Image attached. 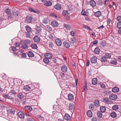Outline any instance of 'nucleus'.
Here are the masks:
<instances>
[{
  "mask_svg": "<svg viewBox=\"0 0 121 121\" xmlns=\"http://www.w3.org/2000/svg\"><path fill=\"white\" fill-rule=\"evenodd\" d=\"M63 44L65 47L67 48H69L71 45L70 43L68 40L65 41L63 43Z\"/></svg>",
  "mask_w": 121,
  "mask_h": 121,
  "instance_id": "f257e3e1",
  "label": "nucleus"
},
{
  "mask_svg": "<svg viewBox=\"0 0 121 121\" xmlns=\"http://www.w3.org/2000/svg\"><path fill=\"white\" fill-rule=\"evenodd\" d=\"M10 95L9 94L8 95H7L5 94H3L2 95L3 96L5 99H8L11 100L13 99V97L12 96H10Z\"/></svg>",
  "mask_w": 121,
  "mask_h": 121,
  "instance_id": "f03ea898",
  "label": "nucleus"
},
{
  "mask_svg": "<svg viewBox=\"0 0 121 121\" xmlns=\"http://www.w3.org/2000/svg\"><path fill=\"white\" fill-rule=\"evenodd\" d=\"M103 100L104 103L108 104H110L111 103V101L109 98L106 97L104 98L103 99Z\"/></svg>",
  "mask_w": 121,
  "mask_h": 121,
  "instance_id": "7ed1b4c3",
  "label": "nucleus"
},
{
  "mask_svg": "<svg viewBox=\"0 0 121 121\" xmlns=\"http://www.w3.org/2000/svg\"><path fill=\"white\" fill-rule=\"evenodd\" d=\"M55 42L56 44L58 46H60L62 44L61 41L58 38L56 39Z\"/></svg>",
  "mask_w": 121,
  "mask_h": 121,
  "instance_id": "20e7f679",
  "label": "nucleus"
},
{
  "mask_svg": "<svg viewBox=\"0 0 121 121\" xmlns=\"http://www.w3.org/2000/svg\"><path fill=\"white\" fill-rule=\"evenodd\" d=\"M67 66L65 65H62L61 67V69L62 71L64 72H67Z\"/></svg>",
  "mask_w": 121,
  "mask_h": 121,
  "instance_id": "39448f33",
  "label": "nucleus"
},
{
  "mask_svg": "<svg viewBox=\"0 0 121 121\" xmlns=\"http://www.w3.org/2000/svg\"><path fill=\"white\" fill-rule=\"evenodd\" d=\"M13 15L15 16L16 19L17 18H18L19 16V13L18 11H13Z\"/></svg>",
  "mask_w": 121,
  "mask_h": 121,
  "instance_id": "423d86ee",
  "label": "nucleus"
},
{
  "mask_svg": "<svg viewBox=\"0 0 121 121\" xmlns=\"http://www.w3.org/2000/svg\"><path fill=\"white\" fill-rule=\"evenodd\" d=\"M109 98L112 100H114L117 99V96L115 95L111 94L109 96Z\"/></svg>",
  "mask_w": 121,
  "mask_h": 121,
  "instance_id": "0eeeda50",
  "label": "nucleus"
},
{
  "mask_svg": "<svg viewBox=\"0 0 121 121\" xmlns=\"http://www.w3.org/2000/svg\"><path fill=\"white\" fill-rule=\"evenodd\" d=\"M97 58L95 56H94L91 59V61L92 63H95L97 61Z\"/></svg>",
  "mask_w": 121,
  "mask_h": 121,
  "instance_id": "6e6552de",
  "label": "nucleus"
},
{
  "mask_svg": "<svg viewBox=\"0 0 121 121\" xmlns=\"http://www.w3.org/2000/svg\"><path fill=\"white\" fill-rule=\"evenodd\" d=\"M64 118L66 120L68 121L70 120V116L68 114L66 113L64 117Z\"/></svg>",
  "mask_w": 121,
  "mask_h": 121,
  "instance_id": "1a4fd4ad",
  "label": "nucleus"
},
{
  "mask_svg": "<svg viewBox=\"0 0 121 121\" xmlns=\"http://www.w3.org/2000/svg\"><path fill=\"white\" fill-rule=\"evenodd\" d=\"M54 8L56 10H59L61 9V6L60 4H57L55 5Z\"/></svg>",
  "mask_w": 121,
  "mask_h": 121,
  "instance_id": "9d476101",
  "label": "nucleus"
},
{
  "mask_svg": "<svg viewBox=\"0 0 121 121\" xmlns=\"http://www.w3.org/2000/svg\"><path fill=\"white\" fill-rule=\"evenodd\" d=\"M52 26L55 27H56L58 26V24L57 21H53L52 22Z\"/></svg>",
  "mask_w": 121,
  "mask_h": 121,
  "instance_id": "9b49d317",
  "label": "nucleus"
},
{
  "mask_svg": "<svg viewBox=\"0 0 121 121\" xmlns=\"http://www.w3.org/2000/svg\"><path fill=\"white\" fill-rule=\"evenodd\" d=\"M17 114L19 117L23 119L24 117V114L22 112H19Z\"/></svg>",
  "mask_w": 121,
  "mask_h": 121,
  "instance_id": "f8f14e48",
  "label": "nucleus"
},
{
  "mask_svg": "<svg viewBox=\"0 0 121 121\" xmlns=\"http://www.w3.org/2000/svg\"><path fill=\"white\" fill-rule=\"evenodd\" d=\"M112 91L114 93L117 92L119 91V88L118 87H114L112 89Z\"/></svg>",
  "mask_w": 121,
  "mask_h": 121,
  "instance_id": "ddd939ff",
  "label": "nucleus"
},
{
  "mask_svg": "<svg viewBox=\"0 0 121 121\" xmlns=\"http://www.w3.org/2000/svg\"><path fill=\"white\" fill-rule=\"evenodd\" d=\"M90 5L92 7H95L96 6V3L93 0H91L90 2Z\"/></svg>",
  "mask_w": 121,
  "mask_h": 121,
  "instance_id": "4468645a",
  "label": "nucleus"
},
{
  "mask_svg": "<svg viewBox=\"0 0 121 121\" xmlns=\"http://www.w3.org/2000/svg\"><path fill=\"white\" fill-rule=\"evenodd\" d=\"M44 55L46 56V58H47L48 59L51 58L52 57V54L49 53L45 54Z\"/></svg>",
  "mask_w": 121,
  "mask_h": 121,
  "instance_id": "2eb2a0df",
  "label": "nucleus"
},
{
  "mask_svg": "<svg viewBox=\"0 0 121 121\" xmlns=\"http://www.w3.org/2000/svg\"><path fill=\"white\" fill-rule=\"evenodd\" d=\"M34 41L36 43L39 42L40 41L39 38L38 36H35L33 38Z\"/></svg>",
  "mask_w": 121,
  "mask_h": 121,
  "instance_id": "dca6fc26",
  "label": "nucleus"
},
{
  "mask_svg": "<svg viewBox=\"0 0 121 121\" xmlns=\"http://www.w3.org/2000/svg\"><path fill=\"white\" fill-rule=\"evenodd\" d=\"M26 21L29 23H30L32 21V18L31 17H27L26 18Z\"/></svg>",
  "mask_w": 121,
  "mask_h": 121,
  "instance_id": "f3484780",
  "label": "nucleus"
},
{
  "mask_svg": "<svg viewBox=\"0 0 121 121\" xmlns=\"http://www.w3.org/2000/svg\"><path fill=\"white\" fill-rule=\"evenodd\" d=\"M25 109L26 110L29 112H31L33 110L32 108L30 106H26L25 107Z\"/></svg>",
  "mask_w": 121,
  "mask_h": 121,
  "instance_id": "a211bd4d",
  "label": "nucleus"
},
{
  "mask_svg": "<svg viewBox=\"0 0 121 121\" xmlns=\"http://www.w3.org/2000/svg\"><path fill=\"white\" fill-rule=\"evenodd\" d=\"M68 97L69 100H72L73 99V96L71 94H69L68 95Z\"/></svg>",
  "mask_w": 121,
  "mask_h": 121,
  "instance_id": "6ab92c4d",
  "label": "nucleus"
},
{
  "mask_svg": "<svg viewBox=\"0 0 121 121\" xmlns=\"http://www.w3.org/2000/svg\"><path fill=\"white\" fill-rule=\"evenodd\" d=\"M95 14L96 17H98L101 16V13L100 11H98L95 12Z\"/></svg>",
  "mask_w": 121,
  "mask_h": 121,
  "instance_id": "aec40b11",
  "label": "nucleus"
},
{
  "mask_svg": "<svg viewBox=\"0 0 121 121\" xmlns=\"http://www.w3.org/2000/svg\"><path fill=\"white\" fill-rule=\"evenodd\" d=\"M100 50L97 47L95 48L94 50V52L96 54H98L99 53Z\"/></svg>",
  "mask_w": 121,
  "mask_h": 121,
  "instance_id": "412c9836",
  "label": "nucleus"
},
{
  "mask_svg": "<svg viewBox=\"0 0 121 121\" xmlns=\"http://www.w3.org/2000/svg\"><path fill=\"white\" fill-rule=\"evenodd\" d=\"M52 3L50 1H48L46 3H45L44 5L45 6H50L52 5Z\"/></svg>",
  "mask_w": 121,
  "mask_h": 121,
  "instance_id": "4be33fe9",
  "label": "nucleus"
},
{
  "mask_svg": "<svg viewBox=\"0 0 121 121\" xmlns=\"http://www.w3.org/2000/svg\"><path fill=\"white\" fill-rule=\"evenodd\" d=\"M87 114L88 117H91L92 116V114L91 111L89 110L87 112Z\"/></svg>",
  "mask_w": 121,
  "mask_h": 121,
  "instance_id": "5701e85b",
  "label": "nucleus"
},
{
  "mask_svg": "<svg viewBox=\"0 0 121 121\" xmlns=\"http://www.w3.org/2000/svg\"><path fill=\"white\" fill-rule=\"evenodd\" d=\"M43 61L46 64H48L50 62L49 59L46 57L43 58Z\"/></svg>",
  "mask_w": 121,
  "mask_h": 121,
  "instance_id": "b1692460",
  "label": "nucleus"
},
{
  "mask_svg": "<svg viewBox=\"0 0 121 121\" xmlns=\"http://www.w3.org/2000/svg\"><path fill=\"white\" fill-rule=\"evenodd\" d=\"M29 9L30 12H33L34 13H38L39 12V11L37 10L36 11L34 10L33 9L31 8H29Z\"/></svg>",
  "mask_w": 121,
  "mask_h": 121,
  "instance_id": "393cba45",
  "label": "nucleus"
},
{
  "mask_svg": "<svg viewBox=\"0 0 121 121\" xmlns=\"http://www.w3.org/2000/svg\"><path fill=\"white\" fill-rule=\"evenodd\" d=\"M92 83L93 85H95L97 82V80L96 78H94L92 80Z\"/></svg>",
  "mask_w": 121,
  "mask_h": 121,
  "instance_id": "a878e982",
  "label": "nucleus"
},
{
  "mask_svg": "<svg viewBox=\"0 0 121 121\" xmlns=\"http://www.w3.org/2000/svg\"><path fill=\"white\" fill-rule=\"evenodd\" d=\"M111 91H110L107 90L105 91L104 93V95H109L111 93Z\"/></svg>",
  "mask_w": 121,
  "mask_h": 121,
  "instance_id": "bb28decb",
  "label": "nucleus"
},
{
  "mask_svg": "<svg viewBox=\"0 0 121 121\" xmlns=\"http://www.w3.org/2000/svg\"><path fill=\"white\" fill-rule=\"evenodd\" d=\"M37 118L39 120L41 121H44V117L40 115H38L37 116Z\"/></svg>",
  "mask_w": 121,
  "mask_h": 121,
  "instance_id": "cd10ccee",
  "label": "nucleus"
},
{
  "mask_svg": "<svg viewBox=\"0 0 121 121\" xmlns=\"http://www.w3.org/2000/svg\"><path fill=\"white\" fill-rule=\"evenodd\" d=\"M26 30L28 32H31V28L28 26H26Z\"/></svg>",
  "mask_w": 121,
  "mask_h": 121,
  "instance_id": "c85d7f7f",
  "label": "nucleus"
},
{
  "mask_svg": "<svg viewBox=\"0 0 121 121\" xmlns=\"http://www.w3.org/2000/svg\"><path fill=\"white\" fill-rule=\"evenodd\" d=\"M100 110L101 112H104L106 111V108L105 107L101 106L100 108Z\"/></svg>",
  "mask_w": 121,
  "mask_h": 121,
  "instance_id": "c756f323",
  "label": "nucleus"
},
{
  "mask_svg": "<svg viewBox=\"0 0 121 121\" xmlns=\"http://www.w3.org/2000/svg\"><path fill=\"white\" fill-rule=\"evenodd\" d=\"M23 89L25 91H29L30 89H31V88L30 87H29L28 85H26L24 86V87Z\"/></svg>",
  "mask_w": 121,
  "mask_h": 121,
  "instance_id": "7c9ffc66",
  "label": "nucleus"
},
{
  "mask_svg": "<svg viewBox=\"0 0 121 121\" xmlns=\"http://www.w3.org/2000/svg\"><path fill=\"white\" fill-rule=\"evenodd\" d=\"M94 104L96 106H98L99 105V101L98 100H95L94 102Z\"/></svg>",
  "mask_w": 121,
  "mask_h": 121,
  "instance_id": "2f4dec72",
  "label": "nucleus"
},
{
  "mask_svg": "<svg viewBox=\"0 0 121 121\" xmlns=\"http://www.w3.org/2000/svg\"><path fill=\"white\" fill-rule=\"evenodd\" d=\"M4 11L5 13L7 14L8 15L10 13H11V11L8 8L6 9H5Z\"/></svg>",
  "mask_w": 121,
  "mask_h": 121,
  "instance_id": "473e14b6",
  "label": "nucleus"
},
{
  "mask_svg": "<svg viewBox=\"0 0 121 121\" xmlns=\"http://www.w3.org/2000/svg\"><path fill=\"white\" fill-rule=\"evenodd\" d=\"M111 54L108 53H106L105 55L104 56L106 58H110L111 57Z\"/></svg>",
  "mask_w": 121,
  "mask_h": 121,
  "instance_id": "72a5a7b5",
  "label": "nucleus"
},
{
  "mask_svg": "<svg viewBox=\"0 0 121 121\" xmlns=\"http://www.w3.org/2000/svg\"><path fill=\"white\" fill-rule=\"evenodd\" d=\"M69 108L70 110H73L74 108L73 104L72 103H70L69 106Z\"/></svg>",
  "mask_w": 121,
  "mask_h": 121,
  "instance_id": "f704fd0d",
  "label": "nucleus"
},
{
  "mask_svg": "<svg viewBox=\"0 0 121 121\" xmlns=\"http://www.w3.org/2000/svg\"><path fill=\"white\" fill-rule=\"evenodd\" d=\"M101 61L102 62H105L107 61L106 58L105 56H103L100 59Z\"/></svg>",
  "mask_w": 121,
  "mask_h": 121,
  "instance_id": "c9c22d12",
  "label": "nucleus"
},
{
  "mask_svg": "<svg viewBox=\"0 0 121 121\" xmlns=\"http://www.w3.org/2000/svg\"><path fill=\"white\" fill-rule=\"evenodd\" d=\"M62 14L63 16H66L68 15V13L67 11L64 10Z\"/></svg>",
  "mask_w": 121,
  "mask_h": 121,
  "instance_id": "e433bc0d",
  "label": "nucleus"
},
{
  "mask_svg": "<svg viewBox=\"0 0 121 121\" xmlns=\"http://www.w3.org/2000/svg\"><path fill=\"white\" fill-rule=\"evenodd\" d=\"M83 27L84 28L87 30H88L89 31H91V29L87 26L84 25L83 26Z\"/></svg>",
  "mask_w": 121,
  "mask_h": 121,
  "instance_id": "4c0bfd02",
  "label": "nucleus"
},
{
  "mask_svg": "<svg viewBox=\"0 0 121 121\" xmlns=\"http://www.w3.org/2000/svg\"><path fill=\"white\" fill-rule=\"evenodd\" d=\"M97 116L101 118L103 116L102 112L99 111L97 113Z\"/></svg>",
  "mask_w": 121,
  "mask_h": 121,
  "instance_id": "58836bf2",
  "label": "nucleus"
},
{
  "mask_svg": "<svg viewBox=\"0 0 121 121\" xmlns=\"http://www.w3.org/2000/svg\"><path fill=\"white\" fill-rule=\"evenodd\" d=\"M21 47L22 48L24 49L28 48V46L27 44L24 43L22 44Z\"/></svg>",
  "mask_w": 121,
  "mask_h": 121,
  "instance_id": "ea45409f",
  "label": "nucleus"
},
{
  "mask_svg": "<svg viewBox=\"0 0 121 121\" xmlns=\"http://www.w3.org/2000/svg\"><path fill=\"white\" fill-rule=\"evenodd\" d=\"M112 108L113 110H116L118 109V107L117 105H114L113 106Z\"/></svg>",
  "mask_w": 121,
  "mask_h": 121,
  "instance_id": "a19ab883",
  "label": "nucleus"
},
{
  "mask_svg": "<svg viewBox=\"0 0 121 121\" xmlns=\"http://www.w3.org/2000/svg\"><path fill=\"white\" fill-rule=\"evenodd\" d=\"M11 94H12L13 95H15L16 94V93L15 90H13L11 91V92L9 93V94L10 95H12Z\"/></svg>",
  "mask_w": 121,
  "mask_h": 121,
  "instance_id": "79ce46f5",
  "label": "nucleus"
},
{
  "mask_svg": "<svg viewBox=\"0 0 121 121\" xmlns=\"http://www.w3.org/2000/svg\"><path fill=\"white\" fill-rule=\"evenodd\" d=\"M111 116L113 118H114L116 116V113L115 112H112L110 114Z\"/></svg>",
  "mask_w": 121,
  "mask_h": 121,
  "instance_id": "37998d69",
  "label": "nucleus"
},
{
  "mask_svg": "<svg viewBox=\"0 0 121 121\" xmlns=\"http://www.w3.org/2000/svg\"><path fill=\"white\" fill-rule=\"evenodd\" d=\"M31 47L33 49H36L37 48V45L35 44H32L31 45Z\"/></svg>",
  "mask_w": 121,
  "mask_h": 121,
  "instance_id": "c03bdc74",
  "label": "nucleus"
},
{
  "mask_svg": "<svg viewBox=\"0 0 121 121\" xmlns=\"http://www.w3.org/2000/svg\"><path fill=\"white\" fill-rule=\"evenodd\" d=\"M28 56L30 57H32L34 56L33 53L31 52H29L28 53Z\"/></svg>",
  "mask_w": 121,
  "mask_h": 121,
  "instance_id": "a18cd8bd",
  "label": "nucleus"
},
{
  "mask_svg": "<svg viewBox=\"0 0 121 121\" xmlns=\"http://www.w3.org/2000/svg\"><path fill=\"white\" fill-rule=\"evenodd\" d=\"M70 41L71 43H73L76 42V39L74 38H71L70 40Z\"/></svg>",
  "mask_w": 121,
  "mask_h": 121,
  "instance_id": "49530a36",
  "label": "nucleus"
},
{
  "mask_svg": "<svg viewBox=\"0 0 121 121\" xmlns=\"http://www.w3.org/2000/svg\"><path fill=\"white\" fill-rule=\"evenodd\" d=\"M117 27L119 29H121V22H118L117 23Z\"/></svg>",
  "mask_w": 121,
  "mask_h": 121,
  "instance_id": "de8ad7c7",
  "label": "nucleus"
},
{
  "mask_svg": "<svg viewBox=\"0 0 121 121\" xmlns=\"http://www.w3.org/2000/svg\"><path fill=\"white\" fill-rule=\"evenodd\" d=\"M48 19L46 18H44L43 20V23L45 24H47L48 23Z\"/></svg>",
  "mask_w": 121,
  "mask_h": 121,
  "instance_id": "09e8293b",
  "label": "nucleus"
},
{
  "mask_svg": "<svg viewBox=\"0 0 121 121\" xmlns=\"http://www.w3.org/2000/svg\"><path fill=\"white\" fill-rule=\"evenodd\" d=\"M48 37L50 39H52L54 38V35L52 34H50Z\"/></svg>",
  "mask_w": 121,
  "mask_h": 121,
  "instance_id": "8fccbe9b",
  "label": "nucleus"
},
{
  "mask_svg": "<svg viewBox=\"0 0 121 121\" xmlns=\"http://www.w3.org/2000/svg\"><path fill=\"white\" fill-rule=\"evenodd\" d=\"M110 63L113 65H116L117 63V61L116 60H112L111 61Z\"/></svg>",
  "mask_w": 121,
  "mask_h": 121,
  "instance_id": "3c124183",
  "label": "nucleus"
},
{
  "mask_svg": "<svg viewBox=\"0 0 121 121\" xmlns=\"http://www.w3.org/2000/svg\"><path fill=\"white\" fill-rule=\"evenodd\" d=\"M0 76L2 78L5 79L6 78V75L4 73H2L0 75Z\"/></svg>",
  "mask_w": 121,
  "mask_h": 121,
  "instance_id": "603ef678",
  "label": "nucleus"
},
{
  "mask_svg": "<svg viewBox=\"0 0 121 121\" xmlns=\"http://www.w3.org/2000/svg\"><path fill=\"white\" fill-rule=\"evenodd\" d=\"M9 111L12 114H15V111L13 109H9Z\"/></svg>",
  "mask_w": 121,
  "mask_h": 121,
  "instance_id": "864d4df0",
  "label": "nucleus"
},
{
  "mask_svg": "<svg viewBox=\"0 0 121 121\" xmlns=\"http://www.w3.org/2000/svg\"><path fill=\"white\" fill-rule=\"evenodd\" d=\"M23 43H30V40L28 39H26L24 40Z\"/></svg>",
  "mask_w": 121,
  "mask_h": 121,
  "instance_id": "5fc2aeb1",
  "label": "nucleus"
},
{
  "mask_svg": "<svg viewBox=\"0 0 121 121\" xmlns=\"http://www.w3.org/2000/svg\"><path fill=\"white\" fill-rule=\"evenodd\" d=\"M18 96L19 98L21 99L24 97V96L22 93H19Z\"/></svg>",
  "mask_w": 121,
  "mask_h": 121,
  "instance_id": "6e6d98bb",
  "label": "nucleus"
},
{
  "mask_svg": "<svg viewBox=\"0 0 121 121\" xmlns=\"http://www.w3.org/2000/svg\"><path fill=\"white\" fill-rule=\"evenodd\" d=\"M49 46L51 48H52L54 46L53 43L50 42L49 43Z\"/></svg>",
  "mask_w": 121,
  "mask_h": 121,
  "instance_id": "4d7b16f0",
  "label": "nucleus"
},
{
  "mask_svg": "<svg viewBox=\"0 0 121 121\" xmlns=\"http://www.w3.org/2000/svg\"><path fill=\"white\" fill-rule=\"evenodd\" d=\"M30 32H26L25 33V35L27 37L29 38L30 37Z\"/></svg>",
  "mask_w": 121,
  "mask_h": 121,
  "instance_id": "13d9d810",
  "label": "nucleus"
},
{
  "mask_svg": "<svg viewBox=\"0 0 121 121\" xmlns=\"http://www.w3.org/2000/svg\"><path fill=\"white\" fill-rule=\"evenodd\" d=\"M117 20L119 22H121V17L120 16H118L117 17Z\"/></svg>",
  "mask_w": 121,
  "mask_h": 121,
  "instance_id": "bf43d9fd",
  "label": "nucleus"
},
{
  "mask_svg": "<svg viewBox=\"0 0 121 121\" xmlns=\"http://www.w3.org/2000/svg\"><path fill=\"white\" fill-rule=\"evenodd\" d=\"M47 30L48 32L51 31H52V29L49 26H47Z\"/></svg>",
  "mask_w": 121,
  "mask_h": 121,
  "instance_id": "052dcab7",
  "label": "nucleus"
},
{
  "mask_svg": "<svg viewBox=\"0 0 121 121\" xmlns=\"http://www.w3.org/2000/svg\"><path fill=\"white\" fill-rule=\"evenodd\" d=\"M97 3L98 5H101L103 3L101 1L98 0L97 2Z\"/></svg>",
  "mask_w": 121,
  "mask_h": 121,
  "instance_id": "680f3d73",
  "label": "nucleus"
},
{
  "mask_svg": "<svg viewBox=\"0 0 121 121\" xmlns=\"http://www.w3.org/2000/svg\"><path fill=\"white\" fill-rule=\"evenodd\" d=\"M100 85L101 88H104L105 87V85L104 84L101 83L100 84Z\"/></svg>",
  "mask_w": 121,
  "mask_h": 121,
  "instance_id": "e2e57ef3",
  "label": "nucleus"
},
{
  "mask_svg": "<svg viewBox=\"0 0 121 121\" xmlns=\"http://www.w3.org/2000/svg\"><path fill=\"white\" fill-rule=\"evenodd\" d=\"M89 108L90 109L93 110L94 109V106L93 104H90L89 105Z\"/></svg>",
  "mask_w": 121,
  "mask_h": 121,
  "instance_id": "0e129e2a",
  "label": "nucleus"
},
{
  "mask_svg": "<svg viewBox=\"0 0 121 121\" xmlns=\"http://www.w3.org/2000/svg\"><path fill=\"white\" fill-rule=\"evenodd\" d=\"M81 14L83 15L86 16V12H85L84 10L83 9L82 10V11L81 13Z\"/></svg>",
  "mask_w": 121,
  "mask_h": 121,
  "instance_id": "69168bd1",
  "label": "nucleus"
},
{
  "mask_svg": "<svg viewBox=\"0 0 121 121\" xmlns=\"http://www.w3.org/2000/svg\"><path fill=\"white\" fill-rule=\"evenodd\" d=\"M26 55L25 53H22L21 54L22 57L23 58H25L26 57Z\"/></svg>",
  "mask_w": 121,
  "mask_h": 121,
  "instance_id": "338daca9",
  "label": "nucleus"
},
{
  "mask_svg": "<svg viewBox=\"0 0 121 121\" xmlns=\"http://www.w3.org/2000/svg\"><path fill=\"white\" fill-rule=\"evenodd\" d=\"M71 35L73 36H75V32L73 31H71L70 32Z\"/></svg>",
  "mask_w": 121,
  "mask_h": 121,
  "instance_id": "774afa93",
  "label": "nucleus"
}]
</instances>
